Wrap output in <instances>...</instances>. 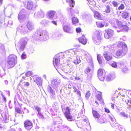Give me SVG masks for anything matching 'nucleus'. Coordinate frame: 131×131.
Wrapping results in <instances>:
<instances>
[{
  "instance_id": "1",
  "label": "nucleus",
  "mask_w": 131,
  "mask_h": 131,
  "mask_svg": "<svg viewBox=\"0 0 131 131\" xmlns=\"http://www.w3.org/2000/svg\"><path fill=\"white\" fill-rule=\"evenodd\" d=\"M53 64L59 73H60L58 69H59L64 71L65 73L70 72L71 68L68 65L64 67H62L61 65L59 63L60 58L58 55H56L53 58Z\"/></svg>"
},
{
  "instance_id": "2",
  "label": "nucleus",
  "mask_w": 131,
  "mask_h": 131,
  "mask_svg": "<svg viewBox=\"0 0 131 131\" xmlns=\"http://www.w3.org/2000/svg\"><path fill=\"white\" fill-rule=\"evenodd\" d=\"M103 49L105 50L103 53L104 58L105 59L108 61L112 59V54L114 52V48L113 46H112L103 47Z\"/></svg>"
},
{
  "instance_id": "3",
  "label": "nucleus",
  "mask_w": 131,
  "mask_h": 131,
  "mask_svg": "<svg viewBox=\"0 0 131 131\" xmlns=\"http://www.w3.org/2000/svg\"><path fill=\"white\" fill-rule=\"evenodd\" d=\"M33 37L35 39L40 41H45L48 38L47 32L44 31H38Z\"/></svg>"
},
{
  "instance_id": "4",
  "label": "nucleus",
  "mask_w": 131,
  "mask_h": 131,
  "mask_svg": "<svg viewBox=\"0 0 131 131\" xmlns=\"http://www.w3.org/2000/svg\"><path fill=\"white\" fill-rule=\"evenodd\" d=\"M29 39L26 37L21 38L17 45H16V49L17 51V48L21 51H23L27 45Z\"/></svg>"
},
{
  "instance_id": "5",
  "label": "nucleus",
  "mask_w": 131,
  "mask_h": 131,
  "mask_svg": "<svg viewBox=\"0 0 131 131\" xmlns=\"http://www.w3.org/2000/svg\"><path fill=\"white\" fill-rule=\"evenodd\" d=\"M17 63L16 56L14 55L11 54L8 56L7 60V66L9 68L13 67Z\"/></svg>"
},
{
  "instance_id": "6",
  "label": "nucleus",
  "mask_w": 131,
  "mask_h": 131,
  "mask_svg": "<svg viewBox=\"0 0 131 131\" xmlns=\"http://www.w3.org/2000/svg\"><path fill=\"white\" fill-rule=\"evenodd\" d=\"M61 108L63 111V110H65L64 113L65 116L67 119L69 121H72V117L70 114V110L69 107H66L63 104H62L61 105Z\"/></svg>"
},
{
  "instance_id": "7",
  "label": "nucleus",
  "mask_w": 131,
  "mask_h": 131,
  "mask_svg": "<svg viewBox=\"0 0 131 131\" xmlns=\"http://www.w3.org/2000/svg\"><path fill=\"white\" fill-rule=\"evenodd\" d=\"M69 53L68 54H70V53L72 52L73 54H74L76 55V59L74 60L73 62L75 64H79L81 62V60L80 59V58L78 57L81 55V52L80 51H78L77 50L75 51H73L72 50H70V51L68 52Z\"/></svg>"
},
{
  "instance_id": "8",
  "label": "nucleus",
  "mask_w": 131,
  "mask_h": 131,
  "mask_svg": "<svg viewBox=\"0 0 131 131\" xmlns=\"http://www.w3.org/2000/svg\"><path fill=\"white\" fill-rule=\"evenodd\" d=\"M92 38L94 43L96 45L100 44L102 41V39L99 31L96 32V34L94 35Z\"/></svg>"
},
{
  "instance_id": "9",
  "label": "nucleus",
  "mask_w": 131,
  "mask_h": 131,
  "mask_svg": "<svg viewBox=\"0 0 131 131\" xmlns=\"http://www.w3.org/2000/svg\"><path fill=\"white\" fill-rule=\"evenodd\" d=\"M0 113H1L2 116L4 120H5V123L7 122L9 120V117L8 111L7 107H5L4 109L3 110H0Z\"/></svg>"
},
{
  "instance_id": "10",
  "label": "nucleus",
  "mask_w": 131,
  "mask_h": 131,
  "mask_svg": "<svg viewBox=\"0 0 131 131\" xmlns=\"http://www.w3.org/2000/svg\"><path fill=\"white\" fill-rule=\"evenodd\" d=\"M26 11L24 9H22L18 15V18L20 22L26 20L28 19L27 16H26Z\"/></svg>"
},
{
  "instance_id": "11",
  "label": "nucleus",
  "mask_w": 131,
  "mask_h": 131,
  "mask_svg": "<svg viewBox=\"0 0 131 131\" xmlns=\"http://www.w3.org/2000/svg\"><path fill=\"white\" fill-rule=\"evenodd\" d=\"M60 81L56 79H53L51 82L52 85L55 89L57 92H59L60 91V92H61V89L58 86L60 84Z\"/></svg>"
},
{
  "instance_id": "12",
  "label": "nucleus",
  "mask_w": 131,
  "mask_h": 131,
  "mask_svg": "<svg viewBox=\"0 0 131 131\" xmlns=\"http://www.w3.org/2000/svg\"><path fill=\"white\" fill-rule=\"evenodd\" d=\"M116 23L118 25V28L120 29L122 31L126 32L128 31L129 28L126 25H123L122 22L120 21H116Z\"/></svg>"
},
{
  "instance_id": "13",
  "label": "nucleus",
  "mask_w": 131,
  "mask_h": 131,
  "mask_svg": "<svg viewBox=\"0 0 131 131\" xmlns=\"http://www.w3.org/2000/svg\"><path fill=\"white\" fill-rule=\"evenodd\" d=\"M63 29L64 31L69 34H72L73 32V29L72 27L70 25H63Z\"/></svg>"
},
{
  "instance_id": "14",
  "label": "nucleus",
  "mask_w": 131,
  "mask_h": 131,
  "mask_svg": "<svg viewBox=\"0 0 131 131\" xmlns=\"http://www.w3.org/2000/svg\"><path fill=\"white\" fill-rule=\"evenodd\" d=\"M97 74L99 79L102 81H103L105 77L104 71L102 69H99L98 71Z\"/></svg>"
},
{
  "instance_id": "15",
  "label": "nucleus",
  "mask_w": 131,
  "mask_h": 131,
  "mask_svg": "<svg viewBox=\"0 0 131 131\" xmlns=\"http://www.w3.org/2000/svg\"><path fill=\"white\" fill-rule=\"evenodd\" d=\"M24 124L25 128L27 130H30L32 127V122L29 120H26L24 122Z\"/></svg>"
},
{
  "instance_id": "16",
  "label": "nucleus",
  "mask_w": 131,
  "mask_h": 131,
  "mask_svg": "<svg viewBox=\"0 0 131 131\" xmlns=\"http://www.w3.org/2000/svg\"><path fill=\"white\" fill-rule=\"evenodd\" d=\"M106 32L104 34V37L105 38L108 39L111 37L113 34V31L110 29H108L105 30Z\"/></svg>"
},
{
  "instance_id": "17",
  "label": "nucleus",
  "mask_w": 131,
  "mask_h": 131,
  "mask_svg": "<svg viewBox=\"0 0 131 131\" xmlns=\"http://www.w3.org/2000/svg\"><path fill=\"white\" fill-rule=\"evenodd\" d=\"M17 30L21 33H25L27 32V28L25 25H23L19 26L17 28Z\"/></svg>"
},
{
  "instance_id": "18",
  "label": "nucleus",
  "mask_w": 131,
  "mask_h": 131,
  "mask_svg": "<svg viewBox=\"0 0 131 131\" xmlns=\"http://www.w3.org/2000/svg\"><path fill=\"white\" fill-rule=\"evenodd\" d=\"M127 50V48H125V49H122V50H118L116 52V55L118 56H124L126 54Z\"/></svg>"
},
{
  "instance_id": "19",
  "label": "nucleus",
  "mask_w": 131,
  "mask_h": 131,
  "mask_svg": "<svg viewBox=\"0 0 131 131\" xmlns=\"http://www.w3.org/2000/svg\"><path fill=\"white\" fill-rule=\"evenodd\" d=\"M47 90L48 92L50 94L51 98L54 99L55 96V92L53 91L51 86L48 85L47 88Z\"/></svg>"
},
{
  "instance_id": "20",
  "label": "nucleus",
  "mask_w": 131,
  "mask_h": 131,
  "mask_svg": "<svg viewBox=\"0 0 131 131\" xmlns=\"http://www.w3.org/2000/svg\"><path fill=\"white\" fill-rule=\"evenodd\" d=\"M35 17L36 18H42L44 17L45 14L44 12L42 10H40L37 13L34 14Z\"/></svg>"
},
{
  "instance_id": "21",
  "label": "nucleus",
  "mask_w": 131,
  "mask_h": 131,
  "mask_svg": "<svg viewBox=\"0 0 131 131\" xmlns=\"http://www.w3.org/2000/svg\"><path fill=\"white\" fill-rule=\"evenodd\" d=\"M22 79L20 81L19 84V85H21L24 86H28L29 85V83L28 82H26L24 81V80H26V78L24 76H23L22 77Z\"/></svg>"
},
{
  "instance_id": "22",
  "label": "nucleus",
  "mask_w": 131,
  "mask_h": 131,
  "mask_svg": "<svg viewBox=\"0 0 131 131\" xmlns=\"http://www.w3.org/2000/svg\"><path fill=\"white\" fill-rule=\"evenodd\" d=\"M4 15H3V17H2V16L0 15V21L1 23V24H6L8 23L9 24H10L12 25V20H10L9 21H7V22L5 21V19H4Z\"/></svg>"
},
{
  "instance_id": "23",
  "label": "nucleus",
  "mask_w": 131,
  "mask_h": 131,
  "mask_svg": "<svg viewBox=\"0 0 131 131\" xmlns=\"http://www.w3.org/2000/svg\"><path fill=\"white\" fill-rule=\"evenodd\" d=\"M26 25L28 29L30 30H31L34 29L35 27L33 22L31 21H29L27 23Z\"/></svg>"
},
{
  "instance_id": "24",
  "label": "nucleus",
  "mask_w": 131,
  "mask_h": 131,
  "mask_svg": "<svg viewBox=\"0 0 131 131\" xmlns=\"http://www.w3.org/2000/svg\"><path fill=\"white\" fill-rule=\"evenodd\" d=\"M78 40L80 43L84 45H85L87 42V39L84 35L80 37L78 39Z\"/></svg>"
},
{
  "instance_id": "25",
  "label": "nucleus",
  "mask_w": 131,
  "mask_h": 131,
  "mask_svg": "<svg viewBox=\"0 0 131 131\" xmlns=\"http://www.w3.org/2000/svg\"><path fill=\"white\" fill-rule=\"evenodd\" d=\"M93 13L94 16L95 18L98 19H100L101 18L102 15L98 11L94 10L93 11Z\"/></svg>"
},
{
  "instance_id": "26",
  "label": "nucleus",
  "mask_w": 131,
  "mask_h": 131,
  "mask_svg": "<svg viewBox=\"0 0 131 131\" xmlns=\"http://www.w3.org/2000/svg\"><path fill=\"white\" fill-rule=\"evenodd\" d=\"M56 13V12L54 11L50 10L48 12V14L50 18L54 19L53 18Z\"/></svg>"
},
{
  "instance_id": "27",
  "label": "nucleus",
  "mask_w": 131,
  "mask_h": 131,
  "mask_svg": "<svg viewBox=\"0 0 131 131\" xmlns=\"http://www.w3.org/2000/svg\"><path fill=\"white\" fill-rule=\"evenodd\" d=\"M33 2L32 1H30L27 3V8L29 10H31L34 6Z\"/></svg>"
},
{
  "instance_id": "28",
  "label": "nucleus",
  "mask_w": 131,
  "mask_h": 131,
  "mask_svg": "<svg viewBox=\"0 0 131 131\" xmlns=\"http://www.w3.org/2000/svg\"><path fill=\"white\" fill-rule=\"evenodd\" d=\"M43 80L41 77H38L36 78V82L37 84L38 85H42Z\"/></svg>"
},
{
  "instance_id": "29",
  "label": "nucleus",
  "mask_w": 131,
  "mask_h": 131,
  "mask_svg": "<svg viewBox=\"0 0 131 131\" xmlns=\"http://www.w3.org/2000/svg\"><path fill=\"white\" fill-rule=\"evenodd\" d=\"M92 113L93 117L96 118H99L100 116V114L96 111L93 110L92 109Z\"/></svg>"
},
{
  "instance_id": "30",
  "label": "nucleus",
  "mask_w": 131,
  "mask_h": 131,
  "mask_svg": "<svg viewBox=\"0 0 131 131\" xmlns=\"http://www.w3.org/2000/svg\"><path fill=\"white\" fill-rule=\"evenodd\" d=\"M49 20L43 19L41 21L40 24L43 26H46L49 24Z\"/></svg>"
},
{
  "instance_id": "31",
  "label": "nucleus",
  "mask_w": 131,
  "mask_h": 131,
  "mask_svg": "<svg viewBox=\"0 0 131 131\" xmlns=\"http://www.w3.org/2000/svg\"><path fill=\"white\" fill-rule=\"evenodd\" d=\"M119 47H122V49H125V48H127V45L124 42H120L117 45Z\"/></svg>"
},
{
  "instance_id": "32",
  "label": "nucleus",
  "mask_w": 131,
  "mask_h": 131,
  "mask_svg": "<svg viewBox=\"0 0 131 131\" xmlns=\"http://www.w3.org/2000/svg\"><path fill=\"white\" fill-rule=\"evenodd\" d=\"M129 13L125 11H123L122 14V17L124 19H127L129 17Z\"/></svg>"
},
{
  "instance_id": "33",
  "label": "nucleus",
  "mask_w": 131,
  "mask_h": 131,
  "mask_svg": "<svg viewBox=\"0 0 131 131\" xmlns=\"http://www.w3.org/2000/svg\"><path fill=\"white\" fill-rule=\"evenodd\" d=\"M105 6L106 8H105L104 12L107 14L110 13L112 9V8L108 5H105Z\"/></svg>"
},
{
  "instance_id": "34",
  "label": "nucleus",
  "mask_w": 131,
  "mask_h": 131,
  "mask_svg": "<svg viewBox=\"0 0 131 131\" xmlns=\"http://www.w3.org/2000/svg\"><path fill=\"white\" fill-rule=\"evenodd\" d=\"M122 72L123 74H126L128 73L129 70L126 66H124L122 69Z\"/></svg>"
},
{
  "instance_id": "35",
  "label": "nucleus",
  "mask_w": 131,
  "mask_h": 131,
  "mask_svg": "<svg viewBox=\"0 0 131 131\" xmlns=\"http://www.w3.org/2000/svg\"><path fill=\"white\" fill-rule=\"evenodd\" d=\"M61 128H63L64 131H72L71 129L66 125H64L61 126Z\"/></svg>"
},
{
  "instance_id": "36",
  "label": "nucleus",
  "mask_w": 131,
  "mask_h": 131,
  "mask_svg": "<svg viewBox=\"0 0 131 131\" xmlns=\"http://www.w3.org/2000/svg\"><path fill=\"white\" fill-rule=\"evenodd\" d=\"M72 20L73 24L75 25L76 24H78L79 22L78 19L75 17L72 18Z\"/></svg>"
},
{
  "instance_id": "37",
  "label": "nucleus",
  "mask_w": 131,
  "mask_h": 131,
  "mask_svg": "<svg viewBox=\"0 0 131 131\" xmlns=\"http://www.w3.org/2000/svg\"><path fill=\"white\" fill-rule=\"evenodd\" d=\"M95 0H87L89 4L92 5L93 6L94 5H95L96 4Z\"/></svg>"
},
{
  "instance_id": "38",
  "label": "nucleus",
  "mask_w": 131,
  "mask_h": 131,
  "mask_svg": "<svg viewBox=\"0 0 131 131\" xmlns=\"http://www.w3.org/2000/svg\"><path fill=\"white\" fill-rule=\"evenodd\" d=\"M114 78L112 76L111 74H109L106 78V80L109 81L111 80H113Z\"/></svg>"
},
{
  "instance_id": "39",
  "label": "nucleus",
  "mask_w": 131,
  "mask_h": 131,
  "mask_svg": "<svg viewBox=\"0 0 131 131\" xmlns=\"http://www.w3.org/2000/svg\"><path fill=\"white\" fill-rule=\"evenodd\" d=\"M101 57V56L100 54H97V60L99 63L100 64H101L102 62Z\"/></svg>"
},
{
  "instance_id": "40",
  "label": "nucleus",
  "mask_w": 131,
  "mask_h": 131,
  "mask_svg": "<svg viewBox=\"0 0 131 131\" xmlns=\"http://www.w3.org/2000/svg\"><path fill=\"white\" fill-rule=\"evenodd\" d=\"M69 5L70 7H74L75 5L74 0H69Z\"/></svg>"
},
{
  "instance_id": "41",
  "label": "nucleus",
  "mask_w": 131,
  "mask_h": 131,
  "mask_svg": "<svg viewBox=\"0 0 131 131\" xmlns=\"http://www.w3.org/2000/svg\"><path fill=\"white\" fill-rule=\"evenodd\" d=\"M96 24L97 27L99 28H102L104 27V25L102 23L100 22H96Z\"/></svg>"
},
{
  "instance_id": "42",
  "label": "nucleus",
  "mask_w": 131,
  "mask_h": 131,
  "mask_svg": "<svg viewBox=\"0 0 131 131\" xmlns=\"http://www.w3.org/2000/svg\"><path fill=\"white\" fill-rule=\"evenodd\" d=\"M105 120L104 118H101L98 120H97V122L101 124L104 123H105Z\"/></svg>"
},
{
  "instance_id": "43",
  "label": "nucleus",
  "mask_w": 131,
  "mask_h": 131,
  "mask_svg": "<svg viewBox=\"0 0 131 131\" xmlns=\"http://www.w3.org/2000/svg\"><path fill=\"white\" fill-rule=\"evenodd\" d=\"M34 75L33 73L31 71H28L25 74L26 77H29V76H32Z\"/></svg>"
},
{
  "instance_id": "44",
  "label": "nucleus",
  "mask_w": 131,
  "mask_h": 131,
  "mask_svg": "<svg viewBox=\"0 0 131 131\" xmlns=\"http://www.w3.org/2000/svg\"><path fill=\"white\" fill-rule=\"evenodd\" d=\"M118 21V20H115V24L114 23H112V26H113V27L114 28H116L117 27H118V25H117V24L116 23V21Z\"/></svg>"
},
{
  "instance_id": "45",
  "label": "nucleus",
  "mask_w": 131,
  "mask_h": 131,
  "mask_svg": "<svg viewBox=\"0 0 131 131\" xmlns=\"http://www.w3.org/2000/svg\"><path fill=\"white\" fill-rule=\"evenodd\" d=\"M120 114L121 116L124 117L125 118H127L128 117V115L125 113L121 112L120 113Z\"/></svg>"
},
{
  "instance_id": "46",
  "label": "nucleus",
  "mask_w": 131,
  "mask_h": 131,
  "mask_svg": "<svg viewBox=\"0 0 131 131\" xmlns=\"http://www.w3.org/2000/svg\"><path fill=\"white\" fill-rule=\"evenodd\" d=\"M99 92V94H97L96 96L98 100H101L102 99V97L101 96L102 93L100 92Z\"/></svg>"
},
{
  "instance_id": "47",
  "label": "nucleus",
  "mask_w": 131,
  "mask_h": 131,
  "mask_svg": "<svg viewBox=\"0 0 131 131\" xmlns=\"http://www.w3.org/2000/svg\"><path fill=\"white\" fill-rule=\"evenodd\" d=\"M34 108L38 112V114L41 113V108L38 106H34Z\"/></svg>"
},
{
  "instance_id": "48",
  "label": "nucleus",
  "mask_w": 131,
  "mask_h": 131,
  "mask_svg": "<svg viewBox=\"0 0 131 131\" xmlns=\"http://www.w3.org/2000/svg\"><path fill=\"white\" fill-rule=\"evenodd\" d=\"M38 115L39 117V119H41L42 120H43L44 119V117L43 115L41 114V113H38Z\"/></svg>"
},
{
  "instance_id": "49",
  "label": "nucleus",
  "mask_w": 131,
  "mask_h": 131,
  "mask_svg": "<svg viewBox=\"0 0 131 131\" xmlns=\"http://www.w3.org/2000/svg\"><path fill=\"white\" fill-rule=\"evenodd\" d=\"M111 66L114 68H116L117 66V64L115 62L113 61V63L111 64Z\"/></svg>"
},
{
  "instance_id": "50",
  "label": "nucleus",
  "mask_w": 131,
  "mask_h": 131,
  "mask_svg": "<svg viewBox=\"0 0 131 131\" xmlns=\"http://www.w3.org/2000/svg\"><path fill=\"white\" fill-rule=\"evenodd\" d=\"M125 6L123 4H122L121 5L118 7V9L120 10H123Z\"/></svg>"
},
{
  "instance_id": "51",
  "label": "nucleus",
  "mask_w": 131,
  "mask_h": 131,
  "mask_svg": "<svg viewBox=\"0 0 131 131\" xmlns=\"http://www.w3.org/2000/svg\"><path fill=\"white\" fill-rule=\"evenodd\" d=\"M112 4L115 7H117L118 4L115 1H113L112 2Z\"/></svg>"
},
{
  "instance_id": "52",
  "label": "nucleus",
  "mask_w": 131,
  "mask_h": 131,
  "mask_svg": "<svg viewBox=\"0 0 131 131\" xmlns=\"http://www.w3.org/2000/svg\"><path fill=\"white\" fill-rule=\"evenodd\" d=\"M53 124L54 125H55L60 124V123L58 120H54L53 121Z\"/></svg>"
},
{
  "instance_id": "53",
  "label": "nucleus",
  "mask_w": 131,
  "mask_h": 131,
  "mask_svg": "<svg viewBox=\"0 0 131 131\" xmlns=\"http://www.w3.org/2000/svg\"><path fill=\"white\" fill-rule=\"evenodd\" d=\"M90 95V92L89 91H88L86 92L85 95V96L88 99V98Z\"/></svg>"
},
{
  "instance_id": "54",
  "label": "nucleus",
  "mask_w": 131,
  "mask_h": 131,
  "mask_svg": "<svg viewBox=\"0 0 131 131\" xmlns=\"http://www.w3.org/2000/svg\"><path fill=\"white\" fill-rule=\"evenodd\" d=\"M110 120L112 121V122H115V119L113 116H110Z\"/></svg>"
},
{
  "instance_id": "55",
  "label": "nucleus",
  "mask_w": 131,
  "mask_h": 131,
  "mask_svg": "<svg viewBox=\"0 0 131 131\" xmlns=\"http://www.w3.org/2000/svg\"><path fill=\"white\" fill-rule=\"evenodd\" d=\"M91 70V69L90 68H88L85 70V72L86 74H87L89 73Z\"/></svg>"
},
{
  "instance_id": "56",
  "label": "nucleus",
  "mask_w": 131,
  "mask_h": 131,
  "mask_svg": "<svg viewBox=\"0 0 131 131\" xmlns=\"http://www.w3.org/2000/svg\"><path fill=\"white\" fill-rule=\"evenodd\" d=\"M119 129L121 131H125V130L124 127L122 126H119Z\"/></svg>"
},
{
  "instance_id": "57",
  "label": "nucleus",
  "mask_w": 131,
  "mask_h": 131,
  "mask_svg": "<svg viewBox=\"0 0 131 131\" xmlns=\"http://www.w3.org/2000/svg\"><path fill=\"white\" fill-rule=\"evenodd\" d=\"M127 104L129 106V108L131 106L130 105H131V100H129L127 102Z\"/></svg>"
},
{
  "instance_id": "58",
  "label": "nucleus",
  "mask_w": 131,
  "mask_h": 131,
  "mask_svg": "<svg viewBox=\"0 0 131 131\" xmlns=\"http://www.w3.org/2000/svg\"><path fill=\"white\" fill-rule=\"evenodd\" d=\"M50 113L52 116H55L56 115V114L54 112V111L52 109H50Z\"/></svg>"
},
{
  "instance_id": "59",
  "label": "nucleus",
  "mask_w": 131,
  "mask_h": 131,
  "mask_svg": "<svg viewBox=\"0 0 131 131\" xmlns=\"http://www.w3.org/2000/svg\"><path fill=\"white\" fill-rule=\"evenodd\" d=\"M26 57V56L24 53H23L21 56V58L22 59H25Z\"/></svg>"
},
{
  "instance_id": "60",
  "label": "nucleus",
  "mask_w": 131,
  "mask_h": 131,
  "mask_svg": "<svg viewBox=\"0 0 131 131\" xmlns=\"http://www.w3.org/2000/svg\"><path fill=\"white\" fill-rule=\"evenodd\" d=\"M70 13L71 16H73L74 15V12H73V10L72 8H70Z\"/></svg>"
},
{
  "instance_id": "61",
  "label": "nucleus",
  "mask_w": 131,
  "mask_h": 131,
  "mask_svg": "<svg viewBox=\"0 0 131 131\" xmlns=\"http://www.w3.org/2000/svg\"><path fill=\"white\" fill-rule=\"evenodd\" d=\"M15 110L17 113H20L21 112V111L20 109L18 107H16L15 108Z\"/></svg>"
},
{
  "instance_id": "62",
  "label": "nucleus",
  "mask_w": 131,
  "mask_h": 131,
  "mask_svg": "<svg viewBox=\"0 0 131 131\" xmlns=\"http://www.w3.org/2000/svg\"><path fill=\"white\" fill-rule=\"evenodd\" d=\"M66 19L62 17L60 19V21L62 23H64L66 21Z\"/></svg>"
},
{
  "instance_id": "63",
  "label": "nucleus",
  "mask_w": 131,
  "mask_h": 131,
  "mask_svg": "<svg viewBox=\"0 0 131 131\" xmlns=\"http://www.w3.org/2000/svg\"><path fill=\"white\" fill-rule=\"evenodd\" d=\"M24 112H25L26 113H29V111L26 107H24Z\"/></svg>"
},
{
  "instance_id": "64",
  "label": "nucleus",
  "mask_w": 131,
  "mask_h": 131,
  "mask_svg": "<svg viewBox=\"0 0 131 131\" xmlns=\"http://www.w3.org/2000/svg\"><path fill=\"white\" fill-rule=\"evenodd\" d=\"M51 23L55 25V26H57V23L56 21L54 20H52L51 21Z\"/></svg>"
}]
</instances>
